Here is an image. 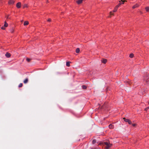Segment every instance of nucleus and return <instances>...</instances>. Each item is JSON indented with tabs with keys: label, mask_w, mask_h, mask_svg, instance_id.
Returning a JSON list of instances; mask_svg holds the SVG:
<instances>
[{
	"label": "nucleus",
	"mask_w": 149,
	"mask_h": 149,
	"mask_svg": "<svg viewBox=\"0 0 149 149\" xmlns=\"http://www.w3.org/2000/svg\"><path fill=\"white\" fill-rule=\"evenodd\" d=\"M104 143L106 145L105 147V148L106 149H109V148L112 146V144L109 142H105Z\"/></svg>",
	"instance_id": "f257e3e1"
},
{
	"label": "nucleus",
	"mask_w": 149,
	"mask_h": 149,
	"mask_svg": "<svg viewBox=\"0 0 149 149\" xmlns=\"http://www.w3.org/2000/svg\"><path fill=\"white\" fill-rule=\"evenodd\" d=\"M125 1V0H121V1H119V4L116 6L118 7L122 4H123Z\"/></svg>",
	"instance_id": "f03ea898"
},
{
	"label": "nucleus",
	"mask_w": 149,
	"mask_h": 149,
	"mask_svg": "<svg viewBox=\"0 0 149 149\" xmlns=\"http://www.w3.org/2000/svg\"><path fill=\"white\" fill-rule=\"evenodd\" d=\"M123 119L125 122H128L129 124H132L131 121L129 119H126L125 118H124Z\"/></svg>",
	"instance_id": "7ed1b4c3"
},
{
	"label": "nucleus",
	"mask_w": 149,
	"mask_h": 149,
	"mask_svg": "<svg viewBox=\"0 0 149 149\" xmlns=\"http://www.w3.org/2000/svg\"><path fill=\"white\" fill-rule=\"evenodd\" d=\"M21 3L20 2H19L17 3L16 6L17 8H19L21 7Z\"/></svg>",
	"instance_id": "20e7f679"
},
{
	"label": "nucleus",
	"mask_w": 149,
	"mask_h": 149,
	"mask_svg": "<svg viewBox=\"0 0 149 149\" xmlns=\"http://www.w3.org/2000/svg\"><path fill=\"white\" fill-rule=\"evenodd\" d=\"M15 3V1L13 0H10L8 1V4L9 5L13 4Z\"/></svg>",
	"instance_id": "39448f33"
},
{
	"label": "nucleus",
	"mask_w": 149,
	"mask_h": 149,
	"mask_svg": "<svg viewBox=\"0 0 149 149\" xmlns=\"http://www.w3.org/2000/svg\"><path fill=\"white\" fill-rule=\"evenodd\" d=\"M140 5L139 4L136 3L134 6H133L132 7L133 9L135 8H136L138 7Z\"/></svg>",
	"instance_id": "423d86ee"
},
{
	"label": "nucleus",
	"mask_w": 149,
	"mask_h": 149,
	"mask_svg": "<svg viewBox=\"0 0 149 149\" xmlns=\"http://www.w3.org/2000/svg\"><path fill=\"white\" fill-rule=\"evenodd\" d=\"M11 56V55L10 53L7 52L6 54H5V56L7 57V58H9Z\"/></svg>",
	"instance_id": "0eeeda50"
},
{
	"label": "nucleus",
	"mask_w": 149,
	"mask_h": 149,
	"mask_svg": "<svg viewBox=\"0 0 149 149\" xmlns=\"http://www.w3.org/2000/svg\"><path fill=\"white\" fill-rule=\"evenodd\" d=\"M83 1V0H78L76 2L78 4H79L82 3Z\"/></svg>",
	"instance_id": "6e6552de"
},
{
	"label": "nucleus",
	"mask_w": 149,
	"mask_h": 149,
	"mask_svg": "<svg viewBox=\"0 0 149 149\" xmlns=\"http://www.w3.org/2000/svg\"><path fill=\"white\" fill-rule=\"evenodd\" d=\"M118 7H117L116 6L115 7L114 10H113V12H116L118 9Z\"/></svg>",
	"instance_id": "1a4fd4ad"
},
{
	"label": "nucleus",
	"mask_w": 149,
	"mask_h": 149,
	"mask_svg": "<svg viewBox=\"0 0 149 149\" xmlns=\"http://www.w3.org/2000/svg\"><path fill=\"white\" fill-rule=\"evenodd\" d=\"M29 24V22L27 21H25L24 22V26H26Z\"/></svg>",
	"instance_id": "9d476101"
},
{
	"label": "nucleus",
	"mask_w": 149,
	"mask_h": 149,
	"mask_svg": "<svg viewBox=\"0 0 149 149\" xmlns=\"http://www.w3.org/2000/svg\"><path fill=\"white\" fill-rule=\"evenodd\" d=\"M109 127L110 129H113L114 128V126L113 125H112V124H111L109 125Z\"/></svg>",
	"instance_id": "9b49d317"
},
{
	"label": "nucleus",
	"mask_w": 149,
	"mask_h": 149,
	"mask_svg": "<svg viewBox=\"0 0 149 149\" xmlns=\"http://www.w3.org/2000/svg\"><path fill=\"white\" fill-rule=\"evenodd\" d=\"M28 78H26L25 79V80L24 81V84H26L28 82Z\"/></svg>",
	"instance_id": "f8f14e48"
},
{
	"label": "nucleus",
	"mask_w": 149,
	"mask_h": 149,
	"mask_svg": "<svg viewBox=\"0 0 149 149\" xmlns=\"http://www.w3.org/2000/svg\"><path fill=\"white\" fill-rule=\"evenodd\" d=\"M107 62V60L106 59H103L102 60V62L104 63H105Z\"/></svg>",
	"instance_id": "ddd939ff"
},
{
	"label": "nucleus",
	"mask_w": 149,
	"mask_h": 149,
	"mask_svg": "<svg viewBox=\"0 0 149 149\" xmlns=\"http://www.w3.org/2000/svg\"><path fill=\"white\" fill-rule=\"evenodd\" d=\"M8 23L6 21L5 22L4 26L5 27H7L8 26Z\"/></svg>",
	"instance_id": "4468645a"
},
{
	"label": "nucleus",
	"mask_w": 149,
	"mask_h": 149,
	"mask_svg": "<svg viewBox=\"0 0 149 149\" xmlns=\"http://www.w3.org/2000/svg\"><path fill=\"white\" fill-rule=\"evenodd\" d=\"M145 10L147 12L149 11V7H146L145 8Z\"/></svg>",
	"instance_id": "2eb2a0df"
},
{
	"label": "nucleus",
	"mask_w": 149,
	"mask_h": 149,
	"mask_svg": "<svg viewBox=\"0 0 149 149\" xmlns=\"http://www.w3.org/2000/svg\"><path fill=\"white\" fill-rule=\"evenodd\" d=\"M70 62H67L66 63V65L68 67H69L70 66Z\"/></svg>",
	"instance_id": "dca6fc26"
},
{
	"label": "nucleus",
	"mask_w": 149,
	"mask_h": 149,
	"mask_svg": "<svg viewBox=\"0 0 149 149\" xmlns=\"http://www.w3.org/2000/svg\"><path fill=\"white\" fill-rule=\"evenodd\" d=\"M80 51V50L79 48H77L76 50V52L77 53H79Z\"/></svg>",
	"instance_id": "f3484780"
},
{
	"label": "nucleus",
	"mask_w": 149,
	"mask_h": 149,
	"mask_svg": "<svg viewBox=\"0 0 149 149\" xmlns=\"http://www.w3.org/2000/svg\"><path fill=\"white\" fill-rule=\"evenodd\" d=\"M28 6L27 4H24L23 5V8H28Z\"/></svg>",
	"instance_id": "a211bd4d"
},
{
	"label": "nucleus",
	"mask_w": 149,
	"mask_h": 149,
	"mask_svg": "<svg viewBox=\"0 0 149 149\" xmlns=\"http://www.w3.org/2000/svg\"><path fill=\"white\" fill-rule=\"evenodd\" d=\"M134 56V54H131L130 55V57L131 58H132Z\"/></svg>",
	"instance_id": "6ab92c4d"
},
{
	"label": "nucleus",
	"mask_w": 149,
	"mask_h": 149,
	"mask_svg": "<svg viewBox=\"0 0 149 149\" xmlns=\"http://www.w3.org/2000/svg\"><path fill=\"white\" fill-rule=\"evenodd\" d=\"M82 87L83 89H86L87 88V87L85 85L82 86Z\"/></svg>",
	"instance_id": "aec40b11"
},
{
	"label": "nucleus",
	"mask_w": 149,
	"mask_h": 149,
	"mask_svg": "<svg viewBox=\"0 0 149 149\" xmlns=\"http://www.w3.org/2000/svg\"><path fill=\"white\" fill-rule=\"evenodd\" d=\"M22 86H23L22 84V83H20L19 84L18 86H19V87H22Z\"/></svg>",
	"instance_id": "412c9836"
},
{
	"label": "nucleus",
	"mask_w": 149,
	"mask_h": 149,
	"mask_svg": "<svg viewBox=\"0 0 149 149\" xmlns=\"http://www.w3.org/2000/svg\"><path fill=\"white\" fill-rule=\"evenodd\" d=\"M1 28L3 30H4L5 29V27H4V26L1 27Z\"/></svg>",
	"instance_id": "4be33fe9"
},
{
	"label": "nucleus",
	"mask_w": 149,
	"mask_h": 149,
	"mask_svg": "<svg viewBox=\"0 0 149 149\" xmlns=\"http://www.w3.org/2000/svg\"><path fill=\"white\" fill-rule=\"evenodd\" d=\"M96 142V141L95 140H93V141H92V143L93 144H94V143H95Z\"/></svg>",
	"instance_id": "5701e85b"
},
{
	"label": "nucleus",
	"mask_w": 149,
	"mask_h": 149,
	"mask_svg": "<svg viewBox=\"0 0 149 149\" xmlns=\"http://www.w3.org/2000/svg\"><path fill=\"white\" fill-rule=\"evenodd\" d=\"M149 109V107H148L145 109V110L146 111H147Z\"/></svg>",
	"instance_id": "b1692460"
},
{
	"label": "nucleus",
	"mask_w": 149,
	"mask_h": 149,
	"mask_svg": "<svg viewBox=\"0 0 149 149\" xmlns=\"http://www.w3.org/2000/svg\"><path fill=\"white\" fill-rule=\"evenodd\" d=\"M26 60V61L28 62H29L30 61V59L29 58H27Z\"/></svg>",
	"instance_id": "393cba45"
},
{
	"label": "nucleus",
	"mask_w": 149,
	"mask_h": 149,
	"mask_svg": "<svg viewBox=\"0 0 149 149\" xmlns=\"http://www.w3.org/2000/svg\"><path fill=\"white\" fill-rule=\"evenodd\" d=\"M113 14L112 13V12L111 11L110 13V15H113Z\"/></svg>",
	"instance_id": "a878e982"
},
{
	"label": "nucleus",
	"mask_w": 149,
	"mask_h": 149,
	"mask_svg": "<svg viewBox=\"0 0 149 149\" xmlns=\"http://www.w3.org/2000/svg\"><path fill=\"white\" fill-rule=\"evenodd\" d=\"M51 20L49 18L48 19L47 21L48 22H50L51 21Z\"/></svg>",
	"instance_id": "bb28decb"
},
{
	"label": "nucleus",
	"mask_w": 149,
	"mask_h": 149,
	"mask_svg": "<svg viewBox=\"0 0 149 149\" xmlns=\"http://www.w3.org/2000/svg\"><path fill=\"white\" fill-rule=\"evenodd\" d=\"M146 79H147V78L145 77V79H145V81L146 82H147V81H147V80H146Z\"/></svg>",
	"instance_id": "cd10ccee"
},
{
	"label": "nucleus",
	"mask_w": 149,
	"mask_h": 149,
	"mask_svg": "<svg viewBox=\"0 0 149 149\" xmlns=\"http://www.w3.org/2000/svg\"><path fill=\"white\" fill-rule=\"evenodd\" d=\"M9 15H8L6 16V18L7 19H9Z\"/></svg>",
	"instance_id": "c85d7f7f"
},
{
	"label": "nucleus",
	"mask_w": 149,
	"mask_h": 149,
	"mask_svg": "<svg viewBox=\"0 0 149 149\" xmlns=\"http://www.w3.org/2000/svg\"><path fill=\"white\" fill-rule=\"evenodd\" d=\"M136 125L135 124H132V126H136Z\"/></svg>",
	"instance_id": "c756f323"
},
{
	"label": "nucleus",
	"mask_w": 149,
	"mask_h": 149,
	"mask_svg": "<svg viewBox=\"0 0 149 149\" xmlns=\"http://www.w3.org/2000/svg\"><path fill=\"white\" fill-rule=\"evenodd\" d=\"M91 149H93V148H91Z\"/></svg>",
	"instance_id": "7c9ffc66"
},
{
	"label": "nucleus",
	"mask_w": 149,
	"mask_h": 149,
	"mask_svg": "<svg viewBox=\"0 0 149 149\" xmlns=\"http://www.w3.org/2000/svg\"><path fill=\"white\" fill-rule=\"evenodd\" d=\"M149 104V102H148V103Z\"/></svg>",
	"instance_id": "2f4dec72"
}]
</instances>
